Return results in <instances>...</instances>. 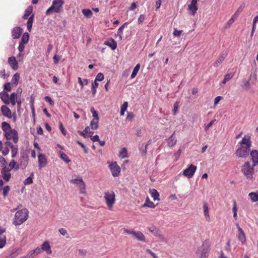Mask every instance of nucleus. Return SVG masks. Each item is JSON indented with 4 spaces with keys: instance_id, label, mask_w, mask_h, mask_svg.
<instances>
[{
    "instance_id": "f8f14e48",
    "label": "nucleus",
    "mask_w": 258,
    "mask_h": 258,
    "mask_svg": "<svg viewBox=\"0 0 258 258\" xmlns=\"http://www.w3.org/2000/svg\"><path fill=\"white\" fill-rule=\"evenodd\" d=\"M11 169L7 166H4L1 170L2 176L4 180L8 181L11 178V174L10 173Z\"/></svg>"
},
{
    "instance_id": "72a5a7b5",
    "label": "nucleus",
    "mask_w": 258,
    "mask_h": 258,
    "mask_svg": "<svg viewBox=\"0 0 258 258\" xmlns=\"http://www.w3.org/2000/svg\"><path fill=\"white\" fill-rule=\"evenodd\" d=\"M173 135L174 134H172V135L168 139V145L169 147H173L176 143L177 141L175 138L173 137Z\"/></svg>"
},
{
    "instance_id": "2f4dec72",
    "label": "nucleus",
    "mask_w": 258,
    "mask_h": 258,
    "mask_svg": "<svg viewBox=\"0 0 258 258\" xmlns=\"http://www.w3.org/2000/svg\"><path fill=\"white\" fill-rule=\"evenodd\" d=\"M33 20H34V14H32L29 18L28 20L27 23V29L29 32L31 30Z\"/></svg>"
},
{
    "instance_id": "052dcab7",
    "label": "nucleus",
    "mask_w": 258,
    "mask_h": 258,
    "mask_svg": "<svg viewBox=\"0 0 258 258\" xmlns=\"http://www.w3.org/2000/svg\"><path fill=\"white\" fill-rule=\"evenodd\" d=\"M32 251L33 252V254L35 256V255H37L38 254L41 253L42 251V250H41V248L37 247L35 249L32 250Z\"/></svg>"
},
{
    "instance_id": "aec40b11",
    "label": "nucleus",
    "mask_w": 258,
    "mask_h": 258,
    "mask_svg": "<svg viewBox=\"0 0 258 258\" xmlns=\"http://www.w3.org/2000/svg\"><path fill=\"white\" fill-rule=\"evenodd\" d=\"M5 147L4 148V149H2V152L4 156L7 155L9 153V148H11V146H12L13 144L10 141H6L4 143Z\"/></svg>"
},
{
    "instance_id": "4c0bfd02",
    "label": "nucleus",
    "mask_w": 258,
    "mask_h": 258,
    "mask_svg": "<svg viewBox=\"0 0 258 258\" xmlns=\"http://www.w3.org/2000/svg\"><path fill=\"white\" fill-rule=\"evenodd\" d=\"M78 80L82 89L83 88L85 85H87L89 83V80L88 79H84L82 80L81 77H78Z\"/></svg>"
},
{
    "instance_id": "f257e3e1",
    "label": "nucleus",
    "mask_w": 258,
    "mask_h": 258,
    "mask_svg": "<svg viewBox=\"0 0 258 258\" xmlns=\"http://www.w3.org/2000/svg\"><path fill=\"white\" fill-rule=\"evenodd\" d=\"M239 144L240 147L235 151L236 156L241 158H246L250 152V149L252 146L250 136L249 135H244Z\"/></svg>"
},
{
    "instance_id": "e2e57ef3",
    "label": "nucleus",
    "mask_w": 258,
    "mask_h": 258,
    "mask_svg": "<svg viewBox=\"0 0 258 258\" xmlns=\"http://www.w3.org/2000/svg\"><path fill=\"white\" fill-rule=\"evenodd\" d=\"M25 48V43H23L21 42H20L19 46H18V50L19 51L21 52H22Z\"/></svg>"
},
{
    "instance_id": "c85d7f7f",
    "label": "nucleus",
    "mask_w": 258,
    "mask_h": 258,
    "mask_svg": "<svg viewBox=\"0 0 258 258\" xmlns=\"http://www.w3.org/2000/svg\"><path fill=\"white\" fill-rule=\"evenodd\" d=\"M155 207L156 205L152 202L150 201L148 197L146 198L145 203L142 205V208L149 207L151 208H154Z\"/></svg>"
},
{
    "instance_id": "8fccbe9b",
    "label": "nucleus",
    "mask_w": 258,
    "mask_h": 258,
    "mask_svg": "<svg viewBox=\"0 0 258 258\" xmlns=\"http://www.w3.org/2000/svg\"><path fill=\"white\" fill-rule=\"evenodd\" d=\"M129 23L130 22H125L118 29L117 34L119 35L120 38L121 37V36L123 34V29L124 28L125 26L128 25Z\"/></svg>"
},
{
    "instance_id": "09e8293b",
    "label": "nucleus",
    "mask_w": 258,
    "mask_h": 258,
    "mask_svg": "<svg viewBox=\"0 0 258 258\" xmlns=\"http://www.w3.org/2000/svg\"><path fill=\"white\" fill-rule=\"evenodd\" d=\"M34 176L33 173H32L30 176L27 177L24 181L25 184H30L33 182V177Z\"/></svg>"
},
{
    "instance_id": "412c9836",
    "label": "nucleus",
    "mask_w": 258,
    "mask_h": 258,
    "mask_svg": "<svg viewBox=\"0 0 258 258\" xmlns=\"http://www.w3.org/2000/svg\"><path fill=\"white\" fill-rule=\"evenodd\" d=\"M5 230L0 228V248H3L6 243V237L4 234Z\"/></svg>"
},
{
    "instance_id": "4d7b16f0",
    "label": "nucleus",
    "mask_w": 258,
    "mask_h": 258,
    "mask_svg": "<svg viewBox=\"0 0 258 258\" xmlns=\"http://www.w3.org/2000/svg\"><path fill=\"white\" fill-rule=\"evenodd\" d=\"M4 90L7 92H10L11 90V84L10 83H6L4 86Z\"/></svg>"
},
{
    "instance_id": "9b49d317",
    "label": "nucleus",
    "mask_w": 258,
    "mask_h": 258,
    "mask_svg": "<svg viewBox=\"0 0 258 258\" xmlns=\"http://www.w3.org/2000/svg\"><path fill=\"white\" fill-rule=\"evenodd\" d=\"M148 229L154 236L158 237L161 240L165 241V238L164 236L162 234L161 231L157 229L156 227L155 226H152L148 228Z\"/></svg>"
},
{
    "instance_id": "a211bd4d",
    "label": "nucleus",
    "mask_w": 258,
    "mask_h": 258,
    "mask_svg": "<svg viewBox=\"0 0 258 258\" xmlns=\"http://www.w3.org/2000/svg\"><path fill=\"white\" fill-rule=\"evenodd\" d=\"M8 63L14 70H17L18 69V62L15 56L9 57Z\"/></svg>"
},
{
    "instance_id": "603ef678",
    "label": "nucleus",
    "mask_w": 258,
    "mask_h": 258,
    "mask_svg": "<svg viewBox=\"0 0 258 258\" xmlns=\"http://www.w3.org/2000/svg\"><path fill=\"white\" fill-rule=\"evenodd\" d=\"M10 187L9 185H6L4 187V188L3 189V195L4 197H6L8 196V193L10 191Z\"/></svg>"
},
{
    "instance_id": "6ab92c4d",
    "label": "nucleus",
    "mask_w": 258,
    "mask_h": 258,
    "mask_svg": "<svg viewBox=\"0 0 258 258\" xmlns=\"http://www.w3.org/2000/svg\"><path fill=\"white\" fill-rule=\"evenodd\" d=\"M78 133L85 138H88V137H91L93 134V132L90 131L89 126L86 127L85 130L82 132L78 131Z\"/></svg>"
},
{
    "instance_id": "774afa93",
    "label": "nucleus",
    "mask_w": 258,
    "mask_h": 258,
    "mask_svg": "<svg viewBox=\"0 0 258 258\" xmlns=\"http://www.w3.org/2000/svg\"><path fill=\"white\" fill-rule=\"evenodd\" d=\"M91 137V140L93 142H98L99 141V136L98 135H95L94 136H91L90 137Z\"/></svg>"
},
{
    "instance_id": "cd10ccee",
    "label": "nucleus",
    "mask_w": 258,
    "mask_h": 258,
    "mask_svg": "<svg viewBox=\"0 0 258 258\" xmlns=\"http://www.w3.org/2000/svg\"><path fill=\"white\" fill-rule=\"evenodd\" d=\"M150 194L151 196V197L153 198V200L154 201L157 200L159 201V194L158 192V191L154 188L150 189L149 190Z\"/></svg>"
},
{
    "instance_id": "20e7f679",
    "label": "nucleus",
    "mask_w": 258,
    "mask_h": 258,
    "mask_svg": "<svg viewBox=\"0 0 258 258\" xmlns=\"http://www.w3.org/2000/svg\"><path fill=\"white\" fill-rule=\"evenodd\" d=\"M104 198L105 204L110 210L112 209L115 203V194L113 190H107L104 194Z\"/></svg>"
},
{
    "instance_id": "6e6552de",
    "label": "nucleus",
    "mask_w": 258,
    "mask_h": 258,
    "mask_svg": "<svg viewBox=\"0 0 258 258\" xmlns=\"http://www.w3.org/2000/svg\"><path fill=\"white\" fill-rule=\"evenodd\" d=\"M5 137L8 141L12 140L15 144L18 141V134L17 131L15 129H12L5 134Z\"/></svg>"
},
{
    "instance_id": "69168bd1",
    "label": "nucleus",
    "mask_w": 258,
    "mask_h": 258,
    "mask_svg": "<svg viewBox=\"0 0 258 258\" xmlns=\"http://www.w3.org/2000/svg\"><path fill=\"white\" fill-rule=\"evenodd\" d=\"M60 58V57L56 54H55L53 57V62L55 64H57L59 59Z\"/></svg>"
},
{
    "instance_id": "864d4df0",
    "label": "nucleus",
    "mask_w": 258,
    "mask_h": 258,
    "mask_svg": "<svg viewBox=\"0 0 258 258\" xmlns=\"http://www.w3.org/2000/svg\"><path fill=\"white\" fill-rule=\"evenodd\" d=\"M103 79L104 75L102 73H99L97 75L95 78V82H97V81H102Z\"/></svg>"
},
{
    "instance_id": "79ce46f5",
    "label": "nucleus",
    "mask_w": 258,
    "mask_h": 258,
    "mask_svg": "<svg viewBox=\"0 0 258 258\" xmlns=\"http://www.w3.org/2000/svg\"><path fill=\"white\" fill-rule=\"evenodd\" d=\"M11 149H12V151H11L12 157L15 158L18 153V146L13 145L12 146H11Z\"/></svg>"
},
{
    "instance_id": "473e14b6",
    "label": "nucleus",
    "mask_w": 258,
    "mask_h": 258,
    "mask_svg": "<svg viewBox=\"0 0 258 258\" xmlns=\"http://www.w3.org/2000/svg\"><path fill=\"white\" fill-rule=\"evenodd\" d=\"M204 213L206 219L208 221L210 220V216L209 215V208L206 203H204L203 205Z\"/></svg>"
},
{
    "instance_id": "a19ab883",
    "label": "nucleus",
    "mask_w": 258,
    "mask_h": 258,
    "mask_svg": "<svg viewBox=\"0 0 258 258\" xmlns=\"http://www.w3.org/2000/svg\"><path fill=\"white\" fill-rule=\"evenodd\" d=\"M82 13L87 18H91L93 15L92 12L88 9H83Z\"/></svg>"
},
{
    "instance_id": "39448f33",
    "label": "nucleus",
    "mask_w": 258,
    "mask_h": 258,
    "mask_svg": "<svg viewBox=\"0 0 258 258\" xmlns=\"http://www.w3.org/2000/svg\"><path fill=\"white\" fill-rule=\"evenodd\" d=\"M255 166L253 164L251 165L248 161H246L241 166V172L247 178L252 179L254 173Z\"/></svg>"
},
{
    "instance_id": "ea45409f",
    "label": "nucleus",
    "mask_w": 258,
    "mask_h": 258,
    "mask_svg": "<svg viewBox=\"0 0 258 258\" xmlns=\"http://www.w3.org/2000/svg\"><path fill=\"white\" fill-rule=\"evenodd\" d=\"M234 76V73H230L227 74L225 75L224 78L222 81V83L225 84L227 82L230 80Z\"/></svg>"
},
{
    "instance_id": "c03bdc74",
    "label": "nucleus",
    "mask_w": 258,
    "mask_h": 258,
    "mask_svg": "<svg viewBox=\"0 0 258 258\" xmlns=\"http://www.w3.org/2000/svg\"><path fill=\"white\" fill-rule=\"evenodd\" d=\"M29 36L28 33L26 32L23 34L21 40V42L23 43H27L29 41Z\"/></svg>"
},
{
    "instance_id": "1a4fd4ad",
    "label": "nucleus",
    "mask_w": 258,
    "mask_h": 258,
    "mask_svg": "<svg viewBox=\"0 0 258 258\" xmlns=\"http://www.w3.org/2000/svg\"><path fill=\"white\" fill-rule=\"evenodd\" d=\"M109 168L113 176L117 177L118 176L120 172V168L116 162H113L110 164Z\"/></svg>"
},
{
    "instance_id": "4be33fe9",
    "label": "nucleus",
    "mask_w": 258,
    "mask_h": 258,
    "mask_svg": "<svg viewBox=\"0 0 258 258\" xmlns=\"http://www.w3.org/2000/svg\"><path fill=\"white\" fill-rule=\"evenodd\" d=\"M1 111L4 116L8 117L9 118H11L12 117L11 111L7 106L3 105L1 107Z\"/></svg>"
},
{
    "instance_id": "c756f323",
    "label": "nucleus",
    "mask_w": 258,
    "mask_h": 258,
    "mask_svg": "<svg viewBox=\"0 0 258 258\" xmlns=\"http://www.w3.org/2000/svg\"><path fill=\"white\" fill-rule=\"evenodd\" d=\"M2 128L5 134L12 130L10 124L5 121H4L2 123Z\"/></svg>"
},
{
    "instance_id": "7ed1b4c3",
    "label": "nucleus",
    "mask_w": 258,
    "mask_h": 258,
    "mask_svg": "<svg viewBox=\"0 0 258 258\" xmlns=\"http://www.w3.org/2000/svg\"><path fill=\"white\" fill-rule=\"evenodd\" d=\"M28 210L26 208L18 211L15 213L13 224L17 226L23 224L28 219Z\"/></svg>"
},
{
    "instance_id": "680f3d73",
    "label": "nucleus",
    "mask_w": 258,
    "mask_h": 258,
    "mask_svg": "<svg viewBox=\"0 0 258 258\" xmlns=\"http://www.w3.org/2000/svg\"><path fill=\"white\" fill-rule=\"evenodd\" d=\"M35 256L33 252L31 251L28 253L26 255L22 256V258H33Z\"/></svg>"
},
{
    "instance_id": "bf43d9fd",
    "label": "nucleus",
    "mask_w": 258,
    "mask_h": 258,
    "mask_svg": "<svg viewBox=\"0 0 258 258\" xmlns=\"http://www.w3.org/2000/svg\"><path fill=\"white\" fill-rule=\"evenodd\" d=\"M91 111L92 113V116L94 118H99L97 112L94 109V108H91Z\"/></svg>"
},
{
    "instance_id": "5701e85b",
    "label": "nucleus",
    "mask_w": 258,
    "mask_h": 258,
    "mask_svg": "<svg viewBox=\"0 0 258 258\" xmlns=\"http://www.w3.org/2000/svg\"><path fill=\"white\" fill-rule=\"evenodd\" d=\"M225 58L224 54H221L216 60L214 62L213 66L215 68H218L224 61Z\"/></svg>"
},
{
    "instance_id": "ddd939ff",
    "label": "nucleus",
    "mask_w": 258,
    "mask_h": 258,
    "mask_svg": "<svg viewBox=\"0 0 258 258\" xmlns=\"http://www.w3.org/2000/svg\"><path fill=\"white\" fill-rule=\"evenodd\" d=\"M237 228L238 229V233L237 234V237L238 239L242 243V244H245L246 242V237L245 234L242 229V228L237 224Z\"/></svg>"
},
{
    "instance_id": "a878e982",
    "label": "nucleus",
    "mask_w": 258,
    "mask_h": 258,
    "mask_svg": "<svg viewBox=\"0 0 258 258\" xmlns=\"http://www.w3.org/2000/svg\"><path fill=\"white\" fill-rule=\"evenodd\" d=\"M0 98L6 104L10 103L9 96L7 93L4 92H0Z\"/></svg>"
},
{
    "instance_id": "c9c22d12",
    "label": "nucleus",
    "mask_w": 258,
    "mask_h": 258,
    "mask_svg": "<svg viewBox=\"0 0 258 258\" xmlns=\"http://www.w3.org/2000/svg\"><path fill=\"white\" fill-rule=\"evenodd\" d=\"M20 79V74L16 73L13 77L12 79V83L13 84L17 86L18 84V81Z\"/></svg>"
},
{
    "instance_id": "f03ea898",
    "label": "nucleus",
    "mask_w": 258,
    "mask_h": 258,
    "mask_svg": "<svg viewBox=\"0 0 258 258\" xmlns=\"http://www.w3.org/2000/svg\"><path fill=\"white\" fill-rule=\"evenodd\" d=\"M211 242L209 240H205L198 247L196 254L199 258H207L210 251Z\"/></svg>"
},
{
    "instance_id": "9d476101",
    "label": "nucleus",
    "mask_w": 258,
    "mask_h": 258,
    "mask_svg": "<svg viewBox=\"0 0 258 258\" xmlns=\"http://www.w3.org/2000/svg\"><path fill=\"white\" fill-rule=\"evenodd\" d=\"M197 170V167L192 164L190 165L188 168L183 170V175L188 178L193 176Z\"/></svg>"
},
{
    "instance_id": "0eeeda50",
    "label": "nucleus",
    "mask_w": 258,
    "mask_h": 258,
    "mask_svg": "<svg viewBox=\"0 0 258 258\" xmlns=\"http://www.w3.org/2000/svg\"><path fill=\"white\" fill-rule=\"evenodd\" d=\"M71 182L78 185L81 194H84L85 195H86V184L82 177L78 176L76 178L72 179L71 180Z\"/></svg>"
},
{
    "instance_id": "393cba45",
    "label": "nucleus",
    "mask_w": 258,
    "mask_h": 258,
    "mask_svg": "<svg viewBox=\"0 0 258 258\" xmlns=\"http://www.w3.org/2000/svg\"><path fill=\"white\" fill-rule=\"evenodd\" d=\"M104 44L110 47L112 50H115L117 47L116 42L112 38L110 39L109 41H107L104 42Z\"/></svg>"
},
{
    "instance_id": "7c9ffc66",
    "label": "nucleus",
    "mask_w": 258,
    "mask_h": 258,
    "mask_svg": "<svg viewBox=\"0 0 258 258\" xmlns=\"http://www.w3.org/2000/svg\"><path fill=\"white\" fill-rule=\"evenodd\" d=\"M99 118H93L90 122V127L92 130H97L98 128Z\"/></svg>"
},
{
    "instance_id": "2eb2a0df",
    "label": "nucleus",
    "mask_w": 258,
    "mask_h": 258,
    "mask_svg": "<svg viewBox=\"0 0 258 258\" xmlns=\"http://www.w3.org/2000/svg\"><path fill=\"white\" fill-rule=\"evenodd\" d=\"M39 168L41 169L47 163L46 157L44 154H40L38 156Z\"/></svg>"
},
{
    "instance_id": "de8ad7c7",
    "label": "nucleus",
    "mask_w": 258,
    "mask_h": 258,
    "mask_svg": "<svg viewBox=\"0 0 258 258\" xmlns=\"http://www.w3.org/2000/svg\"><path fill=\"white\" fill-rule=\"evenodd\" d=\"M98 83L95 81L92 83L91 90L93 96H94L96 93V89L98 88Z\"/></svg>"
},
{
    "instance_id": "37998d69",
    "label": "nucleus",
    "mask_w": 258,
    "mask_h": 258,
    "mask_svg": "<svg viewBox=\"0 0 258 258\" xmlns=\"http://www.w3.org/2000/svg\"><path fill=\"white\" fill-rule=\"evenodd\" d=\"M249 196L252 202L258 201V194H256V193L250 192L249 194Z\"/></svg>"
},
{
    "instance_id": "6e6d98bb",
    "label": "nucleus",
    "mask_w": 258,
    "mask_h": 258,
    "mask_svg": "<svg viewBox=\"0 0 258 258\" xmlns=\"http://www.w3.org/2000/svg\"><path fill=\"white\" fill-rule=\"evenodd\" d=\"M145 20V16L144 15H140L138 19V23L140 25L142 24Z\"/></svg>"
},
{
    "instance_id": "4468645a",
    "label": "nucleus",
    "mask_w": 258,
    "mask_h": 258,
    "mask_svg": "<svg viewBox=\"0 0 258 258\" xmlns=\"http://www.w3.org/2000/svg\"><path fill=\"white\" fill-rule=\"evenodd\" d=\"M197 3L198 0H191V3L188 6V10L193 16L195 15L198 9Z\"/></svg>"
},
{
    "instance_id": "dca6fc26",
    "label": "nucleus",
    "mask_w": 258,
    "mask_h": 258,
    "mask_svg": "<svg viewBox=\"0 0 258 258\" xmlns=\"http://www.w3.org/2000/svg\"><path fill=\"white\" fill-rule=\"evenodd\" d=\"M251 160L253 166L258 165V151L257 150H252L250 152Z\"/></svg>"
},
{
    "instance_id": "13d9d810",
    "label": "nucleus",
    "mask_w": 258,
    "mask_h": 258,
    "mask_svg": "<svg viewBox=\"0 0 258 258\" xmlns=\"http://www.w3.org/2000/svg\"><path fill=\"white\" fill-rule=\"evenodd\" d=\"M182 32V30H177L176 29H174L173 34L174 36L179 37Z\"/></svg>"
},
{
    "instance_id": "f3484780",
    "label": "nucleus",
    "mask_w": 258,
    "mask_h": 258,
    "mask_svg": "<svg viewBox=\"0 0 258 258\" xmlns=\"http://www.w3.org/2000/svg\"><path fill=\"white\" fill-rule=\"evenodd\" d=\"M22 33V29L19 27H15L12 30V36L13 39H18Z\"/></svg>"
},
{
    "instance_id": "5fc2aeb1",
    "label": "nucleus",
    "mask_w": 258,
    "mask_h": 258,
    "mask_svg": "<svg viewBox=\"0 0 258 258\" xmlns=\"http://www.w3.org/2000/svg\"><path fill=\"white\" fill-rule=\"evenodd\" d=\"M235 21V18L234 16H232L227 22L226 24V28H229L231 25L234 23Z\"/></svg>"
},
{
    "instance_id": "3c124183",
    "label": "nucleus",
    "mask_w": 258,
    "mask_h": 258,
    "mask_svg": "<svg viewBox=\"0 0 258 258\" xmlns=\"http://www.w3.org/2000/svg\"><path fill=\"white\" fill-rule=\"evenodd\" d=\"M9 166L10 167V169L11 170L13 168H15L16 170H18L19 168V165H16V162L14 160H12L10 162Z\"/></svg>"
},
{
    "instance_id": "a18cd8bd",
    "label": "nucleus",
    "mask_w": 258,
    "mask_h": 258,
    "mask_svg": "<svg viewBox=\"0 0 258 258\" xmlns=\"http://www.w3.org/2000/svg\"><path fill=\"white\" fill-rule=\"evenodd\" d=\"M60 157L63 161H64L67 163H69V162H71V160L69 159L67 154H66L64 153H60Z\"/></svg>"
},
{
    "instance_id": "f704fd0d",
    "label": "nucleus",
    "mask_w": 258,
    "mask_h": 258,
    "mask_svg": "<svg viewBox=\"0 0 258 258\" xmlns=\"http://www.w3.org/2000/svg\"><path fill=\"white\" fill-rule=\"evenodd\" d=\"M140 68V64L138 63L134 68L133 72L131 74V78L133 79L137 76L138 72H139Z\"/></svg>"
},
{
    "instance_id": "0e129e2a",
    "label": "nucleus",
    "mask_w": 258,
    "mask_h": 258,
    "mask_svg": "<svg viewBox=\"0 0 258 258\" xmlns=\"http://www.w3.org/2000/svg\"><path fill=\"white\" fill-rule=\"evenodd\" d=\"M146 251L148 252L149 253H150L153 258H158L157 254L155 253L152 251L150 249L148 248L146 250Z\"/></svg>"
},
{
    "instance_id": "49530a36",
    "label": "nucleus",
    "mask_w": 258,
    "mask_h": 258,
    "mask_svg": "<svg viewBox=\"0 0 258 258\" xmlns=\"http://www.w3.org/2000/svg\"><path fill=\"white\" fill-rule=\"evenodd\" d=\"M32 12V7H29L28 9H27L25 12L24 15L23 16V18L25 20L27 19L28 18V17L29 16V15L31 14Z\"/></svg>"
},
{
    "instance_id": "b1692460",
    "label": "nucleus",
    "mask_w": 258,
    "mask_h": 258,
    "mask_svg": "<svg viewBox=\"0 0 258 258\" xmlns=\"http://www.w3.org/2000/svg\"><path fill=\"white\" fill-rule=\"evenodd\" d=\"M41 250L46 251L47 253L51 254L52 252V250L50 248V246L48 242L45 241L41 245Z\"/></svg>"
},
{
    "instance_id": "58836bf2",
    "label": "nucleus",
    "mask_w": 258,
    "mask_h": 258,
    "mask_svg": "<svg viewBox=\"0 0 258 258\" xmlns=\"http://www.w3.org/2000/svg\"><path fill=\"white\" fill-rule=\"evenodd\" d=\"M119 157L121 158H125L128 157L127 151L125 148H123L119 152Z\"/></svg>"
},
{
    "instance_id": "e433bc0d",
    "label": "nucleus",
    "mask_w": 258,
    "mask_h": 258,
    "mask_svg": "<svg viewBox=\"0 0 258 258\" xmlns=\"http://www.w3.org/2000/svg\"><path fill=\"white\" fill-rule=\"evenodd\" d=\"M17 94L15 93H13L11 94L10 97H9V101L10 103L12 104L13 106L15 105L16 104V99L17 98Z\"/></svg>"
},
{
    "instance_id": "338daca9",
    "label": "nucleus",
    "mask_w": 258,
    "mask_h": 258,
    "mask_svg": "<svg viewBox=\"0 0 258 258\" xmlns=\"http://www.w3.org/2000/svg\"><path fill=\"white\" fill-rule=\"evenodd\" d=\"M0 164L2 166H6L5 165L7 164L6 159L2 156H0Z\"/></svg>"
},
{
    "instance_id": "423d86ee",
    "label": "nucleus",
    "mask_w": 258,
    "mask_h": 258,
    "mask_svg": "<svg viewBox=\"0 0 258 258\" xmlns=\"http://www.w3.org/2000/svg\"><path fill=\"white\" fill-rule=\"evenodd\" d=\"M63 4L64 2L63 0H53L51 6L47 10L46 15H49L51 12L57 13H59L62 9Z\"/></svg>"
},
{
    "instance_id": "bb28decb",
    "label": "nucleus",
    "mask_w": 258,
    "mask_h": 258,
    "mask_svg": "<svg viewBox=\"0 0 258 258\" xmlns=\"http://www.w3.org/2000/svg\"><path fill=\"white\" fill-rule=\"evenodd\" d=\"M134 236L139 241L142 242L146 241L145 235L140 231H135Z\"/></svg>"
}]
</instances>
